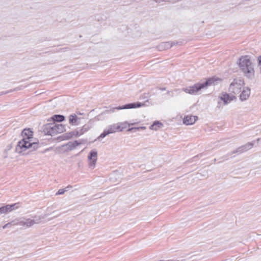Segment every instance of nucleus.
Here are the masks:
<instances>
[{
    "label": "nucleus",
    "instance_id": "f257e3e1",
    "mask_svg": "<svg viewBox=\"0 0 261 261\" xmlns=\"http://www.w3.org/2000/svg\"><path fill=\"white\" fill-rule=\"evenodd\" d=\"M33 135V133L30 128H24L21 132L22 139L16 146V152L25 155L37 149L39 147L38 143L31 142L30 140Z\"/></svg>",
    "mask_w": 261,
    "mask_h": 261
},
{
    "label": "nucleus",
    "instance_id": "f03ea898",
    "mask_svg": "<svg viewBox=\"0 0 261 261\" xmlns=\"http://www.w3.org/2000/svg\"><path fill=\"white\" fill-rule=\"evenodd\" d=\"M220 80L219 78H215V77H210L206 79L204 82H198L192 86L183 88L182 91L191 95H197L200 94L199 91L201 89H207V87L210 86L215 85V83L217 81Z\"/></svg>",
    "mask_w": 261,
    "mask_h": 261
},
{
    "label": "nucleus",
    "instance_id": "7ed1b4c3",
    "mask_svg": "<svg viewBox=\"0 0 261 261\" xmlns=\"http://www.w3.org/2000/svg\"><path fill=\"white\" fill-rule=\"evenodd\" d=\"M238 65L245 76L250 80L254 78L255 71L248 56L241 57L239 59Z\"/></svg>",
    "mask_w": 261,
    "mask_h": 261
},
{
    "label": "nucleus",
    "instance_id": "20e7f679",
    "mask_svg": "<svg viewBox=\"0 0 261 261\" xmlns=\"http://www.w3.org/2000/svg\"><path fill=\"white\" fill-rule=\"evenodd\" d=\"M254 145L253 142H248L244 145L240 146L236 150H233L231 153H229L226 155L223 156L222 159H223V161L227 160L229 159V157L230 155L234 153L240 154L242 152L246 151L252 148Z\"/></svg>",
    "mask_w": 261,
    "mask_h": 261
},
{
    "label": "nucleus",
    "instance_id": "39448f33",
    "mask_svg": "<svg viewBox=\"0 0 261 261\" xmlns=\"http://www.w3.org/2000/svg\"><path fill=\"white\" fill-rule=\"evenodd\" d=\"M254 145L253 142H248L244 145L240 146L236 150H233L231 153H229L226 155L223 156L222 159H223V161L227 160L229 159V157L230 155L234 153L240 154L242 152L246 151L252 148Z\"/></svg>",
    "mask_w": 261,
    "mask_h": 261
},
{
    "label": "nucleus",
    "instance_id": "423d86ee",
    "mask_svg": "<svg viewBox=\"0 0 261 261\" xmlns=\"http://www.w3.org/2000/svg\"><path fill=\"white\" fill-rule=\"evenodd\" d=\"M244 84L243 81L240 79H234L230 84L229 91L234 94L238 93Z\"/></svg>",
    "mask_w": 261,
    "mask_h": 261
},
{
    "label": "nucleus",
    "instance_id": "0eeeda50",
    "mask_svg": "<svg viewBox=\"0 0 261 261\" xmlns=\"http://www.w3.org/2000/svg\"><path fill=\"white\" fill-rule=\"evenodd\" d=\"M55 123H49L44 125L42 127V132L46 135L51 136L55 135Z\"/></svg>",
    "mask_w": 261,
    "mask_h": 261
},
{
    "label": "nucleus",
    "instance_id": "6e6552de",
    "mask_svg": "<svg viewBox=\"0 0 261 261\" xmlns=\"http://www.w3.org/2000/svg\"><path fill=\"white\" fill-rule=\"evenodd\" d=\"M88 159L89 161V167L92 168H94L95 167L97 159V151L96 149H93L89 152L88 156Z\"/></svg>",
    "mask_w": 261,
    "mask_h": 261
},
{
    "label": "nucleus",
    "instance_id": "1a4fd4ad",
    "mask_svg": "<svg viewBox=\"0 0 261 261\" xmlns=\"http://www.w3.org/2000/svg\"><path fill=\"white\" fill-rule=\"evenodd\" d=\"M48 216L47 214L44 216H40L39 217H34V219H27L25 220V226L30 227L34 225L35 224H39L41 222V219L45 218Z\"/></svg>",
    "mask_w": 261,
    "mask_h": 261
},
{
    "label": "nucleus",
    "instance_id": "9d476101",
    "mask_svg": "<svg viewBox=\"0 0 261 261\" xmlns=\"http://www.w3.org/2000/svg\"><path fill=\"white\" fill-rule=\"evenodd\" d=\"M144 105H145V104L143 103H142L140 102H137L127 103V104H125L121 107H116L114 109H117V110L135 109V108H140Z\"/></svg>",
    "mask_w": 261,
    "mask_h": 261
},
{
    "label": "nucleus",
    "instance_id": "9b49d317",
    "mask_svg": "<svg viewBox=\"0 0 261 261\" xmlns=\"http://www.w3.org/2000/svg\"><path fill=\"white\" fill-rule=\"evenodd\" d=\"M178 43L177 42H162L157 46V48L160 51L165 50L170 48L172 46Z\"/></svg>",
    "mask_w": 261,
    "mask_h": 261
},
{
    "label": "nucleus",
    "instance_id": "f8f14e48",
    "mask_svg": "<svg viewBox=\"0 0 261 261\" xmlns=\"http://www.w3.org/2000/svg\"><path fill=\"white\" fill-rule=\"evenodd\" d=\"M198 119V117L192 115H187L185 117L183 121L184 123L186 125H192Z\"/></svg>",
    "mask_w": 261,
    "mask_h": 261
},
{
    "label": "nucleus",
    "instance_id": "ddd939ff",
    "mask_svg": "<svg viewBox=\"0 0 261 261\" xmlns=\"http://www.w3.org/2000/svg\"><path fill=\"white\" fill-rule=\"evenodd\" d=\"M219 98L222 101L224 102L225 105H227L232 101L233 99L236 98V97L233 95L230 96L228 94L225 93L224 94L222 93Z\"/></svg>",
    "mask_w": 261,
    "mask_h": 261
},
{
    "label": "nucleus",
    "instance_id": "4468645a",
    "mask_svg": "<svg viewBox=\"0 0 261 261\" xmlns=\"http://www.w3.org/2000/svg\"><path fill=\"white\" fill-rule=\"evenodd\" d=\"M250 89L249 88L244 89L240 95V99L241 101L246 100L250 96Z\"/></svg>",
    "mask_w": 261,
    "mask_h": 261
},
{
    "label": "nucleus",
    "instance_id": "2eb2a0df",
    "mask_svg": "<svg viewBox=\"0 0 261 261\" xmlns=\"http://www.w3.org/2000/svg\"><path fill=\"white\" fill-rule=\"evenodd\" d=\"M81 118H78L75 114H73L69 116V122L72 125H77L79 124V120Z\"/></svg>",
    "mask_w": 261,
    "mask_h": 261
},
{
    "label": "nucleus",
    "instance_id": "dca6fc26",
    "mask_svg": "<svg viewBox=\"0 0 261 261\" xmlns=\"http://www.w3.org/2000/svg\"><path fill=\"white\" fill-rule=\"evenodd\" d=\"M81 142H79L75 140L73 142H69L65 146L67 147L68 150H72L81 144Z\"/></svg>",
    "mask_w": 261,
    "mask_h": 261
},
{
    "label": "nucleus",
    "instance_id": "f3484780",
    "mask_svg": "<svg viewBox=\"0 0 261 261\" xmlns=\"http://www.w3.org/2000/svg\"><path fill=\"white\" fill-rule=\"evenodd\" d=\"M55 135L62 133L66 130L65 126L62 124H56L55 123Z\"/></svg>",
    "mask_w": 261,
    "mask_h": 261
},
{
    "label": "nucleus",
    "instance_id": "a211bd4d",
    "mask_svg": "<svg viewBox=\"0 0 261 261\" xmlns=\"http://www.w3.org/2000/svg\"><path fill=\"white\" fill-rule=\"evenodd\" d=\"M51 119H52L53 123H55L56 122H61L65 120V116L62 115L56 114L53 115Z\"/></svg>",
    "mask_w": 261,
    "mask_h": 261
},
{
    "label": "nucleus",
    "instance_id": "6ab92c4d",
    "mask_svg": "<svg viewBox=\"0 0 261 261\" xmlns=\"http://www.w3.org/2000/svg\"><path fill=\"white\" fill-rule=\"evenodd\" d=\"M163 126V124L162 123L159 121H155L149 126V128L151 130H157L159 128Z\"/></svg>",
    "mask_w": 261,
    "mask_h": 261
},
{
    "label": "nucleus",
    "instance_id": "aec40b11",
    "mask_svg": "<svg viewBox=\"0 0 261 261\" xmlns=\"http://www.w3.org/2000/svg\"><path fill=\"white\" fill-rule=\"evenodd\" d=\"M108 132L110 134H112L116 132L117 130L121 131L122 129H121L120 126H116L115 125L110 126L108 129H107Z\"/></svg>",
    "mask_w": 261,
    "mask_h": 261
},
{
    "label": "nucleus",
    "instance_id": "412c9836",
    "mask_svg": "<svg viewBox=\"0 0 261 261\" xmlns=\"http://www.w3.org/2000/svg\"><path fill=\"white\" fill-rule=\"evenodd\" d=\"M9 212H10L13 210H16L19 207V203H16L12 204H7Z\"/></svg>",
    "mask_w": 261,
    "mask_h": 261
},
{
    "label": "nucleus",
    "instance_id": "4be33fe9",
    "mask_svg": "<svg viewBox=\"0 0 261 261\" xmlns=\"http://www.w3.org/2000/svg\"><path fill=\"white\" fill-rule=\"evenodd\" d=\"M8 207L7 206V205L5 206H3L0 207V214H6L7 213H9Z\"/></svg>",
    "mask_w": 261,
    "mask_h": 261
},
{
    "label": "nucleus",
    "instance_id": "5701e85b",
    "mask_svg": "<svg viewBox=\"0 0 261 261\" xmlns=\"http://www.w3.org/2000/svg\"><path fill=\"white\" fill-rule=\"evenodd\" d=\"M90 129V127L88 125H85L80 130V134H83L86 132L88 131Z\"/></svg>",
    "mask_w": 261,
    "mask_h": 261
},
{
    "label": "nucleus",
    "instance_id": "b1692460",
    "mask_svg": "<svg viewBox=\"0 0 261 261\" xmlns=\"http://www.w3.org/2000/svg\"><path fill=\"white\" fill-rule=\"evenodd\" d=\"M74 131L71 132L64 135V137L66 139H69L74 136Z\"/></svg>",
    "mask_w": 261,
    "mask_h": 261
},
{
    "label": "nucleus",
    "instance_id": "393cba45",
    "mask_svg": "<svg viewBox=\"0 0 261 261\" xmlns=\"http://www.w3.org/2000/svg\"><path fill=\"white\" fill-rule=\"evenodd\" d=\"M20 89V88H16L14 89H13V90H8V91H2V92H0V96H2L3 95H4V94H7L8 93H9L10 92H13L14 91H17V90H18Z\"/></svg>",
    "mask_w": 261,
    "mask_h": 261
},
{
    "label": "nucleus",
    "instance_id": "a878e982",
    "mask_svg": "<svg viewBox=\"0 0 261 261\" xmlns=\"http://www.w3.org/2000/svg\"><path fill=\"white\" fill-rule=\"evenodd\" d=\"M14 225H20V226H25V221H17V220H15V223H14Z\"/></svg>",
    "mask_w": 261,
    "mask_h": 261
},
{
    "label": "nucleus",
    "instance_id": "bb28decb",
    "mask_svg": "<svg viewBox=\"0 0 261 261\" xmlns=\"http://www.w3.org/2000/svg\"><path fill=\"white\" fill-rule=\"evenodd\" d=\"M146 129V127L145 126H140V127H132L128 129V131H132L133 130H140V129Z\"/></svg>",
    "mask_w": 261,
    "mask_h": 261
},
{
    "label": "nucleus",
    "instance_id": "cd10ccee",
    "mask_svg": "<svg viewBox=\"0 0 261 261\" xmlns=\"http://www.w3.org/2000/svg\"><path fill=\"white\" fill-rule=\"evenodd\" d=\"M14 223H15V220L12 221L11 222H9L8 223H7L6 224H5V225L3 226V229H5L6 228L10 227L12 225H14Z\"/></svg>",
    "mask_w": 261,
    "mask_h": 261
},
{
    "label": "nucleus",
    "instance_id": "c85d7f7f",
    "mask_svg": "<svg viewBox=\"0 0 261 261\" xmlns=\"http://www.w3.org/2000/svg\"><path fill=\"white\" fill-rule=\"evenodd\" d=\"M109 134V133L108 132L107 129H105L103 132V133L100 134V135L99 136V137L98 138H103Z\"/></svg>",
    "mask_w": 261,
    "mask_h": 261
},
{
    "label": "nucleus",
    "instance_id": "c756f323",
    "mask_svg": "<svg viewBox=\"0 0 261 261\" xmlns=\"http://www.w3.org/2000/svg\"><path fill=\"white\" fill-rule=\"evenodd\" d=\"M66 191H67V189H61L58 190V191L56 193V195H62Z\"/></svg>",
    "mask_w": 261,
    "mask_h": 261
},
{
    "label": "nucleus",
    "instance_id": "7c9ffc66",
    "mask_svg": "<svg viewBox=\"0 0 261 261\" xmlns=\"http://www.w3.org/2000/svg\"><path fill=\"white\" fill-rule=\"evenodd\" d=\"M74 136H75V137H78V136H80V135H81L82 134H80V132H79V131H74Z\"/></svg>",
    "mask_w": 261,
    "mask_h": 261
},
{
    "label": "nucleus",
    "instance_id": "2f4dec72",
    "mask_svg": "<svg viewBox=\"0 0 261 261\" xmlns=\"http://www.w3.org/2000/svg\"><path fill=\"white\" fill-rule=\"evenodd\" d=\"M202 156V155L201 154H199V155H197L193 158V160H196L199 156Z\"/></svg>",
    "mask_w": 261,
    "mask_h": 261
},
{
    "label": "nucleus",
    "instance_id": "473e14b6",
    "mask_svg": "<svg viewBox=\"0 0 261 261\" xmlns=\"http://www.w3.org/2000/svg\"><path fill=\"white\" fill-rule=\"evenodd\" d=\"M72 188V186L68 185L67 187H66L64 189H67V191Z\"/></svg>",
    "mask_w": 261,
    "mask_h": 261
},
{
    "label": "nucleus",
    "instance_id": "72a5a7b5",
    "mask_svg": "<svg viewBox=\"0 0 261 261\" xmlns=\"http://www.w3.org/2000/svg\"><path fill=\"white\" fill-rule=\"evenodd\" d=\"M258 63H261V56L258 58Z\"/></svg>",
    "mask_w": 261,
    "mask_h": 261
},
{
    "label": "nucleus",
    "instance_id": "f704fd0d",
    "mask_svg": "<svg viewBox=\"0 0 261 261\" xmlns=\"http://www.w3.org/2000/svg\"><path fill=\"white\" fill-rule=\"evenodd\" d=\"M164 261H179V260H172V259H169V260H164Z\"/></svg>",
    "mask_w": 261,
    "mask_h": 261
},
{
    "label": "nucleus",
    "instance_id": "c9c22d12",
    "mask_svg": "<svg viewBox=\"0 0 261 261\" xmlns=\"http://www.w3.org/2000/svg\"><path fill=\"white\" fill-rule=\"evenodd\" d=\"M161 90H162V91H164V90H166V88H161Z\"/></svg>",
    "mask_w": 261,
    "mask_h": 261
},
{
    "label": "nucleus",
    "instance_id": "e433bc0d",
    "mask_svg": "<svg viewBox=\"0 0 261 261\" xmlns=\"http://www.w3.org/2000/svg\"><path fill=\"white\" fill-rule=\"evenodd\" d=\"M133 124H134V123L131 124V125H133ZM130 124H129V126H130Z\"/></svg>",
    "mask_w": 261,
    "mask_h": 261
},
{
    "label": "nucleus",
    "instance_id": "4c0bfd02",
    "mask_svg": "<svg viewBox=\"0 0 261 261\" xmlns=\"http://www.w3.org/2000/svg\"><path fill=\"white\" fill-rule=\"evenodd\" d=\"M214 161H215V162L216 161V159H214Z\"/></svg>",
    "mask_w": 261,
    "mask_h": 261
}]
</instances>
